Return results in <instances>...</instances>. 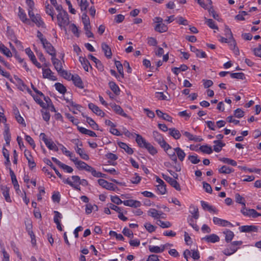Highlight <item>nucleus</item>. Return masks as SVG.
Here are the masks:
<instances>
[{"label":"nucleus","instance_id":"a211bd4d","mask_svg":"<svg viewBox=\"0 0 261 261\" xmlns=\"http://www.w3.org/2000/svg\"><path fill=\"white\" fill-rule=\"evenodd\" d=\"M101 47L105 56L108 59L111 58L112 55L111 49L108 45L105 43H102L101 44Z\"/></svg>","mask_w":261,"mask_h":261},{"label":"nucleus","instance_id":"ea45409f","mask_svg":"<svg viewBox=\"0 0 261 261\" xmlns=\"http://www.w3.org/2000/svg\"><path fill=\"white\" fill-rule=\"evenodd\" d=\"M106 156L108 159H109L110 160H111V161H108V163L112 165H115V164L112 161H116V160H117L118 156L116 154L110 152V153H108L107 154H106Z\"/></svg>","mask_w":261,"mask_h":261},{"label":"nucleus","instance_id":"13d9d810","mask_svg":"<svg viewBox=\"0 0 261 261\" xmlns=\"http://www.w3.org/2000/svg\"><path fill=\"white\" fill-rule=\"evenodd\" d=\"M244 115V112L240 108H238L234 111V116L237 118H242Z\"/></svg>","mask_w":261,"mask_h":261},{"label":"nucleus","instance_id":"cd10ccee","mask_svg":"<svg viewBox=\"0 0 261 261\" xmlns=\"http://www.w3.org/2000/svg\"><path fill=\"white\" fill-rule=\"evenodd\" d=\"M31 20L38 27L43 26L44 24L39 14H36L35 16L31 19Z\"/></svg>","mask_w":261,"mask_h":261},{"label":"nucleus","instance_id":"3c124183","mask_svg":"<svg viewBox=\"0 0 261 261\" xmlns=\"http://www.w3.org/2000/svg\"><path fill=\"white\" fill-rule=\"evenodd\" d=\"M59 73H60L61 75L64 77V78L68 80H71L72 76L73 75V74H71L70 73H68L67 71L63 69Z\"/></svg>","mask_w":261,"mask_h":261},{"label":"nucleus","instance_id":"49530a36","mask_svg":"<svg viewBox=\"0 0 261 261\" xmlns=\"http://www.w3.org/2000/svg\"><path fill=\"white\" fill-rule=\"evenodd\" d=\"M190 213L192 214L193 217L195 219H197L199 217L198 209L194 206H190Z\"/></svg>","mask_w":261,"mask_h":261},{"label":"nucleus","instance_id":"423d86ee","mask_svg":"<svg viewBox=\"0 0 261 261\" xmlns=\"http://www.w3.org/2000/svg\"><path fill=\"white\" fill-rule=\"evenodd\" d=\"M227 31L230 33V37H228L229 40L228 41L227 43H228L231 48L233 50L234 54L236 55H239V48L237 47H236L237 43L233 37L232 33L230 29H227Z\"/></svg>","mask_w":261,"mask_h":261},{"label":"nucleus","instance_id":"774afa93","mask_svg":"<svg viewBox=\"0 0 261 261\" xmlns=\"http://www.w3.org/2000/svg\"><path fill=\"white\" fill-rule=\"evenodd\" d=\"M111 201L113 203H114L117 205H119V204L122 203L123 202L117 196H112L111 197Z\"/></svg>","mask_w":261,"mask_h":261},{"label":"nucleus","instance_id":"e433bc0d","mask_svg":"<svg viewBox=\"0 0 261 261\" xmlns=\"http://www.w3.org/2000/svg\"><path fill=\"white\" fill-rule=\"evenodd\" d=\"M86 122L95 130H98V125L91 118L86 116Z\"/></svg>","mask_w":261,"mask_h":261},{"label":"nucleus","instance_id":"864d4df0","mask_svg":"<svg viewBox=\"0 0 261 261\" xmlns=\"http://www.w3.org/2000/svg\"><path fill=\"white\" fill-rule=\"evenodd\" d=\"M201 206L204 211L212 212V206L204 201H201Z\"/></svg>","mask_w":261,"mask_h":261},{"label":"nucleus","instance_id":"473e14b6","mask_svg":"<svg viewBox=\"0 0 261 261\" xmlns=\"http://www.w3.org/2000/svg\"><path fill=\"white\" fill-rule=\"evenodd\" d=\"M162 214V212L159 213V212L155 208H151L148 211V215L154 218V219L159 218Z\"/></svg>","mask_w":261,"mask_h":261},{"label":"nucleus","instance_id":"0e129e2a","mask_svg":"<svg viewBox=\"0 0 261 261\" xmlns=\"http://www.w3.org/2000/svg\"><path fill=\"white\" fill-rule=\"evenodd\" d=\"M35 101L38 103L43 109H46V104L38 96H33Z\"/></svg>","mask_w":261,"mask_h":261},{"label":"nucleus","instance_id":"4468645a","mask_svg":"<svg viewBox=\"0 0 261 261\" xmlns=\"http://www.w3.org/2000/svg\"><path fill=\"white\" fill-rule=\"evenodd\" d=\"M40 137L42 138V140L44 142L48 148L51 150L55 144L54 142L51 139H47L46 138V135L43 133L40 134Z\"/></svg>","mask_w":261,"mask_h":261},{"label":"nucleus","instance_id":"4d7b16f0","mask_svg":"<svg viewBox=\"0 0 261 261\" xmlns=\"http://www.w3.org/2000/svg\"><path fill=\"white\" fill-rule=\"evenodd\" d=\"M80 6L82 11H86L89 4L87 0H81Z\"/></svg>","mask_w":261,"mask_h":261},{"label":"nucleus","instance_id":"7ed1b4c3","mask_svg":"<svg viewBox=\"0 0 261 261\" xmlns=\"http://www.w3.org/2000/svg\"><path fill=\"white\" fill-rule=\"evenodd\" d=\"M242 241H233L232 242L229 247L224 250L223 253L226 255H230L236 252L239 246L242 244Z\"/></svg>","mask_w":261,"mask_h":261},{"label":"nucleus","instance_id":"1a4fd4ad","mask_svg":"<svg viewBox=\"0 0 261 261\" xmlns=\"http://www.w3.org/2000/svg\"><path fill=\"white\" fill-rule=\"evenodd\" d=\"M24 156L28 161L29 166L31 169H33L36 167V163L33 159L31 152L27 150L24 152Z\"/></svg>","mask_w":261,"mask_h":261},{"label":"nucleus","instance_id":"79ce46f5","mask_svg":"<svg viewBox=\"0 0 261 261\" xmlns=\"http://www.w3.org/2000/svg\"><path fill=\"white\" fill-rule=\"evenodd\" d=\"M115 65L116 66L118 71L119 72V74H120V76H121L122 78H123L124 77V73H123L122 64L119 61H115Z\"/></svg>","mask_w":261,"mask_h":261},{"label":"nucleus","instance_id":"4c0bfd02","mask_svg":"<svg viewBox=\"0 0 261 261\" xmlns=\"http://www.w3.org/2000/svg\"><path fill=\"white\" fill-rule=\"evenodd\" d=\"M1 189L3 191V194L5 197L6 200L8 202H10L11 200L9 196V189L7 187L4 186H2Z\"/></svg>","mask_w":261,"mask_h":261},{"label":"nucleus","instance_id":"aec40b11","mask_svg":"<svg viewBox=\"0 0 261 261\" xmlns=\"http://www.w3.org/2000/svg\"><path fill=\"white\" fill-rule=\"evenodd\" d=\"M213 150L216 152H219L221 150L223 147L225 146V144L220 140H215L213 141Z\"/></svg>","mask_w":261,"mask_h":261},{"label":"nucleus","instance_id":"ddd939ff","mask_svg":"<svg viewBox=\"0 0 261 261\" xmlns=\"http://www.w3.org/2000/svg\"><path fill=\"white\" fill-rule=\"evenodd\" d=\"M213 222L217 225L222 226L230 225L233 226L232 224L227 220L220 219L217 217H213Z\"/></svg>","mask_w":261,"mask_h":261},{"label":"nucleus","instance_id":"9b49d317","mask_svg":"<svg viewBox=\"0 0 261 261\" xmlns=\"http://www.w3.org/2000/svg\"><path fill=\"white\" fill-rule=\"evenodd\" d=\"M240 230L243 232H257L258 230L257 226L255 225H244L240 228Z\"/></svg>","mask_w":261,"mask_h":261},{"label":"nucleus","instance_id":"58836bf2","mask_svg":"<svg viewBox=\"0 0 261 261\" xmlns=\"http://www.w3.org/2000/svg\"><path fill=\"white\" fill-rule=\"evenodd\" d=\"M44 162L46 164L49 165L54 170L55 173H56V174L58 176V177L59 178H60L61 179H62L63 178L62 177V175L60 173L59 171L56 168V167L54 166V165L51 162L49 159H44Z\"/></svg>","mask_w":261,"mask_h":261},{"label":"nucleus","instance_id":"603ef678","mask_svg":"<svg viewBox=\"0 0 261 261\" xmlns=\"http://www.w3.org/2000/svg\"><path fill=\"white\" fill-rule=\"evenodd\" d=\"M236 201L238 203L242 204L244 207L245 206V202L244 198L241 196L239 193H237L235 195Z\"/></svg>","mask_w":261,"mask_h":261},{"label":"nucleus","instance_id":"de8ad7c7","mask_svg":"<svg viewBox=\"0 0 261 261\" xmlns=\"http://www.w3.org/2000/svg\"><path fill=\"white\" fill-rule=\"evenodd\" d=\"M220 160L224 163L231 165L233 166H236L237 165V163L234 160L229 158H223L221 159Z\"/></svg>","mask_w":261,"mask_h":261},{"label":"nucleus","instance_id":"72a5a7b5","mask_svg":"<svg viewBox=\"0 0 261 261\" xmlns=\"http://www.w3.org/2000/svg\"><path fill=\"white\" fill-rule=\"evenodd\" d=\"M109 87L112 91L117 95L120 94V89L119 87L114 82H110L109 83Z\"/></svg>","mask_w":261,"mask_h":261},{"label":"nucleus","instance_id":"052dcab7","mask_svg":"<svg viewBox=\"0 0 261 261\" xmlns=\"http://www.w3.org/2000/svg\"><path fill=\"white\" fill-rule=\"evenodd\" d=\"M158 225L162 228H168L171 226V224L169 221H163L162 220H158Z\"/></svg>","mask_w":261,"mask_h":261},{"label":"nucleus","instance_id":"69168bd1","mask_svg":"<svg viewBox=\"0 0 261 261\" xmlns=\"http://www.w3.org/2000/svg\"><path fill=\"white\" fill-rule=\"evenodd\" d=\"M122 233L123 234L128 238H133V232L132 230L127 228V227H125Z\"/></svg>","mask_w":261,"mask_h":261},{"label":"nucleus","instance_id":"6e6552de","mask_svg":"<svg viewBox=\"0 0 261 261\" xmlns=\"http://www.w3.org/2000/svg\"><path fill=\"white\" fill-rule=\"evenodd\" d=\"M43 47L45 49L48 54L53 57L56 56V49L54 46L48 41L42 44Z\"/></svg>","mask_w":261,"mask_h":261},{"label":"nucleus","instance_id":"680f3d73","mask_svg":"<svg viewBox=\"0 0 261 261\" xmlns=\"http://www.w3.org/2000/svg\"><path fill=\"white\" fill-rule=\"evenodd\" d=\"M144 227L146 230L149 232H152L155 231L156 227L151 224L150 223H146L144 224Z\"/></svg>","mask_w":261,"mask_h":261},{"label":"nucleus","instance_id":"4be33fe9","mask_svg":"<svg viewBox=\"0 0 261 261\" xmlns=\"http://www.w3.org/2000/svg\"><path fill=\"white\" fill-rule=\"evenodd\" d=\"M78 130L82 134L88 135L90 137H97V135H96L95 133L93 131L87 129L84 127H77Z\"/></svg>","mask_w":261,"mask_h":261},{"label":"nucleus","instance_id":"a18cd8bd","mask_svg":"<svg viewBox=\"0 0 261 261\" xmlns=\"http://www.w3.org/2000/svg\"><path fill=\"white\" fill-rule=\"evenodd\" d=\"M0 51H1L5 55L8 57H10L12 56V53L10 50L4 45H2V46H0Z\"/></svg>","mask_w":261,"mask_h":261},{"label":"nucleus","instance_id":"bf43d9fd","mask_svg":"<svg viewBox=\"0 0 261 261\" xmlns=\"http://www.w3.org/2000/svg\"><path fill=\"white\" fill-rule=\"evenodd\" d=\"M188 159L194 164H198L200 161V160L198 159L197 155H190L188 156Z\"/></svg>","mask_w":261,"mask_h":261},{"label":"nucleus","instance_id":"7c9ffc66","mask_svg":"<svg viewBox=\"0 0 261 261\" xmlns=\"http://www.w3.org/2000/svg\"><path fill=\"white\" fill-rule=\"evenodd\" d=\"M14 114L15 115V118H16L17 121L19 123L23 125L24 126H25L26 124L24 122V120L23 118L20 116V115L19 114V112L18 110V109H14Z\"/></svg>","mask_w":261,"mask_h":261},{"label":"nucleus","instance_id":"5fc2aeb1","mask_svg":"<svg viewBox=\"0 0 261 261\" xmlns=\"http://www.w3.org/2000/svg\"><path fill=\"white\" fill-rule=\"evenodd\" d=\"M199 149L204 153L210 154L212 152V149L211 147L207 145H203L200 147Z\"/></svg>","mask_w":261,"mask_h":261},{"label":"nucleus","instance_id":"dca6fc26","mask_svg":"<svg viewBox=\"0 0 261 261\" xmlns=\"http://www.w3.org/2000/svg\"><path fill=\"white\" fill-rule=\"evenodd\" d=\"M71 80L75 86L81 89L84 88L83 82L79 75L75 74L72 76Z\"/></svg>","mask_w":261,"mask_h":261},{"label":"nucleus","instance_id":"412c9836","mask_svg":"<svg viewBox=\"0 0 261 261\" xmlns=\"http://www.w3.org/2000/svg\"><path fill=\"white\" fill-rule=\"evenodd\" d=\"M43 78L49 79L51 80L55 81L56 78L53 75V72L49 68L43 69Z\"/></svg>","mask_w":261,"mask_h":261},{"label":"nucleus","instance_id":"37998d69","mask_svg":"<svg viewBox=\"0 0 261 261\" xmlns=\"http://www.w3.org/2000/svg\"><path fill=\"white\" fill-rule=\"evenodd\" d=\"M55 86L56 90L60 93L64 94L66 91V87L63 84L60 83H56Z\"/></svg>","mask_w":261,"mask_h":261},{"label":"nucleus","instance_id":"5701e85b","mask_svg":"<svg viewBox=\"0 0 261 261\" xmlns=\"http://www.w3.org/2000/svg\"><path fill=\"white\" fill-rule=\"evenodd\" d=\"M135 135L136 136V141L139 147H144L145 144L147 143L146 140L139 134H135Z\"/></svg>","mask_w":261,"mask_h":261},{"label":"nucleus","instance_id":"f3484780","mask_svg":"<svg viewBox=\"0 0 261 261\" xmlns=\"http://www.w3.org/2000/svg\"><path fill=\"white\" fill-rule=\"evenodd\" d=\"M18 16L20 19L24 23L30 24V21L29 19L27 18L24 11L20 7L18 8Z\"/></svg>","mask_w":261,"mask_h":261},{"label":"nucleus","instance_id":"e2e57ef3","mask_svg":"<svg viewBox=\"0 0 261 261\" xmlns=\"http://www.w3.org/2000/svg\"><path fill=\"white\" fill-rule=\"evenodd\" d=\"M25 53L28 55V56L30 58V60L32 61V62L33 60H35V59H36V57L30 48H26L25 50Z\"/></svg>","mask_w":261,"mask_h":261},{"label":"nucleus","instance_id":"c756f323","mask_svg":"<svg viewBox=\"0 0 261 261\" xmlns=\"http://www.w3.org/2000/svg\"><path fill=\"white\" fill-rule=\"evenodd\" d=\"M190 50L191 51L195 53L197 57L205 58L206 54L204 51L197 49L195 47L190 45Z\"/></svg>","mask_w":261,"mask_h":261},{"label":"nucleus","instance_id":"8fccbe9b","mask_svg":"<svg viewBox=\"0 0 261 261\" xmlns=\"http://www.w3.org/2000/svg\"><path fill=\"white\" fill-rule=\"evenodd\" d=\"M239 169L242 170L244 171H248L250 172H255L257 173H259L260 172V170L259 169L257 168H247L246 166H240L238 167Z\"/></svg>","mask_w":261,"mask_h":261},{"label":"nucleus","instance_id":"338daca9","mask_svg":"<svg viewBox=\"0 0 261 261\" xmlns=\"http://www.w3.org/2000/svg\"><path fill=\"white\" fill-rule=\"evenodd\" d=\"M149 250L152 253H159L162 252V250H160V247L159 246H149Z\"/></svg>","mask_w":261,"mask_h":261},{"label":"nucleus","instance_id":"2eb2a0df","mask_svg":"<svg viewBox=\"0 0 261 261\" xmlns=\"http://www.w3.org/2000/svg\"><path fill=\"white\" fill-rule=\"evenodd\" d=\"M123 203L126 206L134 207L135 208L140 207L141 205V203L139 201L132 199L124 200L123 201Z\"/></svg>","mask_w":261,"mask_h":261},{"label":"nucleus","instance_id":"f8f14e48","mask_svg":"<svg viewBox=\"0 0 261 261\" xmlns=\"http://www.w3.org/2000/svg\"><path fill=\"white\" fill-rule=\"evenodd\" d=\"M111 107L113 109V110L117 114L120 115H121L124 117L128 118V115L124 112L123 109L120 106L117 105L115 103H111Z\"/></svg>","mask_w":261,"mask_h":261},{"label":"nucleus","instance_id":"9d476101","mask_svg":"<svg viewBox=\"0 0 261 261\" xmlns=\"http://www.w3.org/2000/svg\"><path fill=\"white\" fill-rule=\"evenodd\" d=\"M88 107L90 110L92 111L93 113L98 116L103 117L105 115V113L101 110H100L98 107L95 105L93 103H89Z\"/></svg>","mask_w":261,"mask_h":261},{"label":"nucleus","instance_id":"a19ab883","mask_svg":"<svg viewBox=\"0 0 261 261\" xmlns=\"http://www.w3.org/2000/svg\"><path fill=\"white\" fill-rule=\"evenodd\" d=\"M144 148H145L152 155H154L157 153L156 149L150 143L148 142L145 144Z\"/></svg>","mask_w":261,"mask_h":261},{"label":"nucleus","instance_id":"f704fd0d","mask_svg":"<svg viewBox=\"0 0 261 261\" xmlns=\"http://www.w3.org/2000/svg\"><path fill=\"white\" fill-rule=\"evenodd\" d=\"M223 233L225 235V241L227 243L231 242L234 236L233 232L230 230H226Z\"/></svg>","mask_w":261,"mask_h":261},{"label":"nucleus","instance_id":"b1692460","mask_svg":"<svg viewBox=\"0 0 261 261\" xmlns=\"http://www.w3.org/2000/svg\"><path fill=\"white\" fill-rule=\"evenodd\" d=\"M119 146L123 149L128 154H132L134 152L133 149L129 147L126 143L119 142H118Z\"/></svg>","mask_w":261,"mask_h":261},{"label":"nucleus","instance_id":"393cba45","mask_svg":"<svg viewBox=\"0 0 261 261\" xmlns=\"http://www.w3.org/2000/svg\"><path fill=\"white\" fill-rule=\"evenodd\" d=\"M156 113L158 117L162 118L164 120H167L169 122L172 121V117H170L169 115L166 113H164L161 111L159 110H156Z\"/></svg>","mask_w":261,"mask_h":261},{"label":"nucleus","instance_id":"c9c22d12","mask_svg":"<svg viewBox=\"0 0 261 261\" xmlns=\"http://www.w3.org/2000/svg\"><path fill=\"white\" fill-rule=\"evenodd\" d=\"M76 152L78 153L81 158L85 160H88L89 159L88 155L84 151V150L78 146L75 149Z\"/></svg>","mask_w":261,"mask_h":261},{"label":"nucleus","instance_id":"f257e3e1","mask_svg":"<svg viewBox=\"0 0 261 261\" xmlns=\"http://www.w3.org/2000/svg\"><path fill=\"white\" fill-rule=\"evenodd\" d=\"M153 137L155 141L161 146L164 150L167 152L169 149L171 148L170 145H169L164 139L162 135L157 131H153L152 133Z\"/></svg>","mask_w":261,"mask_h":261},{"label":"nucleus","instance_id":"6ab92c4d","mask_svg":"<svg viewBox=\"0 0 261 261\" xmlns=\"http://www.w3.org/2000/svg\"><path fill=\"white\" fill-rule=\"evenodd\" d=\"M51 61L55 69L58 72H60L63 70L61 61L59 59H57L56 56L53 57L51 58Z\"/></svg>","mask_w":261,"mask_h":261},{"label":"nucleus","instance_id":"a878e982","mask_svg":"<svg viewBox=\"0 0 261 261\" xmlns=\"http://www.w3.org/2000/svg\"><path fill=\"white\" fill-rule=\"evenodd\" d=\"M154 30L159 33L166 32L168 30V27L163 23L157 24L154 27Z\"/></svg>","mask_w":261,"mask_h":261},{"label":"nucleus","instance_id":"09e8293b","mask_svg":"<svg viewBox=\"0 0 261 261\" xmlns=\"http://www.w3.org/2000/svg\"><path fill=\"white\" fill-rule=\"evenodd\" d=\"M230 76L233 79H242L243 80L245 78V74L243 72H236L230 73Z\"/></svg>","mask_w":261,"mask_h":261},{"label":"nucleus","instance_id":"bb28decb","mask_svg":"<svg viewBox=\"0 0 261 261\" xmlns=\"http://www.w3.org/2000/svg\"><path fill=\"white\" fill-rule=\"evenodd\" d=\"M79 60L81 64L83 65V67L85 71H88L89 66H90V67L92 68L89 61L85 57H80L79 58Z\"/></svg>","mask_w":261,"mask_h":261},{"label":"nucleus","instance_id":"20e7f679","mask_svg":"<svg viewBox=\"0 0 261 261\" xmlns=\"http://www.w3.org/2000/svg\"><path fill=\"white\" fill-rule=\"evenodd\" d=\"M241 213L246 216L256 218L258 217L261 216V214L257 212L254 209H247L245 206L241 211Z\"/></svg>","mask_w":261,"mask_h":261},{"label":"nucleus","instance_id":"6e6d98bb","mask_svg":"<svg viewBox=\"0 0 261 261\" xmlns=\"http://www.w3.org/2000/svg\"><path fill=\"white\" fill-rule=\"evenodd\" d=\"M63 182L65 184H67L70 185V186H71L72 187L74 188L76 190H79V191L81 190V189H80V187H79V185H76L75 184H73L71 181H70L69 180V179L68 178L67 179H66L64 180Z\"/></svg>","mask_w":261,"mask_h":261},{"label":"nucleus","instance_id":"0eeeda50","mask_svg":"<svg viewBox=\"0 0 261 261\" xmlns=\"http://www.w3.org/2000/svg\"><path fill=\"white\" fill-rule=\"evenodd\" d=\"M98 182L102 188L109 190L115 191L117 187L113 184L108 182L103 179H99Z\"/></svg>","mask_w":261,"mask_h":261},{"label":"nucleus","instance_id":"c03bdc74","mask_svg":"<svg viewBox=\"0 0 261 261\" xmlns=\"http://www.w3.org/2000/svg\"><path fill=\"white\" fill-rule=\"evenodd\" d=\"M233 171L232 168H230L226 166H223L220 169H219V172L221 173L229 174Z\"/></svg>","mask_w":261,"mask_h":261},{"label":"nucleus","instance_id":"2f4dec72","mask_svg":"<svg viewBox=\"0 0 261 261\" xmlns=\"http://www.w3.org/2000/svg\"><path fill=\"white\" fill-rule=\"evenodd\" d=\"M169 134L173 137L175 139H179L181 137V134L179 131L175 128H169Z\"/></svg>","mask_w":261,"mask_h":261},{"label":"nucleus","instance_id":"f03ea898","mask_svg":"<svg viewBox=\"0 0 261 261\" xmlns=\"http://www.w3.org/2000/svg\"><path fill=\"white\" fill-rule=\"evenodd\" d=\"M58 24L61 27H63L66 30L65 27L69 23L68 14L67 12L59 13L57 16Z\"/></svg>","mask_w":261,"mask_h":261},{"label":"nucleus","instance_id":"39448f33","mask_svg":"<svg viewBox=\"0 0 261 261\" xmlns=\"http://www.w3.org/2000/svg\"><path fill=\"white\" fill-rule=\"evenodd\" d=\"M163 178L168 182L172 187L174 188L177 191H180L181 188L179 183L174 178L168 176L164 174H162Z\"/></svg>","mask_w":261,"mask_h":261},{"label":"nucleus","instance_id":"c85d7f7f","mask_svg":"<svg viewBox=\"0 0 261 261\" xmlns=\"http://www.w3.org/2000/svg\"><path fill=\"white\" fill-rule=\"evenodd\" d=\"M174 150L176 153L178 159L181 162L183 161L186 156V153L184 150L179 147L175 148Z\"/></svg>","mask_w":261,"mask_h":261}]
</instances>
